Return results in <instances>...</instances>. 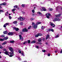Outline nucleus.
Instances as JSON below:
<instances>
[{"instance_id": "nucleus-1", "label": "nucleus", "mask_w": 62, "mask_h": 62, "mask_svg": "<svg viewBox=\"0 0 62 62\" xmlns=\"http://www.w3.org/2000/svg\"><path fill=\"white\" fill-rule=\"evenodd\" d=\"M9 49L12 52L11 53V52H10L9 53V54H14V51H13V48H12L11 47H9Z\"/></svg>"}, {"instance_id": "nucleus-2", "label": "nucleus", "mask_w": 62, "mask_h": 62, "mask_svg": "<svg viewBox=\"0 0 62 62\" xmlns=\"http://www.w3.org/2000/svg\"><path fill=\"white\" fill-rule=\"evenodd\" d=\"M23 32H27L28 31V30L26 29V28H25L24 29H23L22 30Z\"/></svg>"}, {"instance_id": "nucleus-3", "label": "nucleus", "mask_w": 62, "mask_h": 62, "mask_svg": "<svg viewBox=\"0 0 62 62\" xmlns=\"http://www.w3.org/2000/svg\"><path fill=\"white\" fill-rule=\"evenodd\" d=\"M18 19L19 20H20V21H23V20H24V19H23L21 16H20L19 18H18Z\"/></svg>"}, {"instance_id": "nucleus-4", "label": "nucleus", "mask_w": 62, "mask_h": 62, "mask_svg": "<svg viewBox=\"0 0 62 62\" xmlns=\"http://www.w3.org/2000/svg\"><path fill=\"white\" fill-rule=\"evenodd\" d=\"M14 32H9L8 33V34L9 36H13Z\"/></svg>"}, {"instance_id": "nucleus-5", "label": "nucleus", "mask_w": 62, "mask_h": 62, "mask_svg": "<svg viewBox=\"0 0 62 62\" xmlns=\"http://www.w3.org/2000/svg\"><path fill=\"white\" fill-rule=\"evenodd\" d=\"M54 21H60V19L59 18H54Z\"/></svg>"}, {"instance_id": "nucleus-6", "label": "nucleus", "mask_w": 62, "mask_h": 62, "mask_svg": "<svg viewBox=\"0 0 62 62\" xmlns=\"http://www.w3.org/2000/svg\"><path fill=\"white\" fill-rule=\"evenodd\" d=\"M50 25L51 26H52L53 27H55V25L54 24H53L52 23H50Z\"/></svg>"}, {"instance_id": "nucleus-7", "label": "nucleus", "mask_w": 62, "mask_h": 62, "mask_svg": "<svg viewBox=\"0 0 62 62\" xmlns=\"http://www.w3.org/2000/svg\"><path fill=\"white\" fill-rule=\"evenodd\" d=\"M13 29L14 30H15L16 31H18L19 30V29L18 28L14 27Z\"/></svg>"}, {"instance_id": "nucleus-8", "label": "nucleus", "mask_w": 62, "mask_h": 62, "mask_svg": "<svg viewBox=\"0 0 62 62\" xmlns=\"http://www.w3.org/2000/svg\"><path fill=\"white\" fill-rule=\"evenodd\" d=\"M38 24L36 23V24L34 25V26L33 27H34V29H36L38 27Z\"/></svg>"}, {"instance_id": "nucleus-9", "label": "nucleus", "mask_w": 62, "mask_h": 62, "mask_svg": "<svg viewBox=\"0 0 62 62\" xmlns=\"http://www.w3.org/2000/svg\"><path fill=\"white\" fill-rule=\"evenodd\" d=\"M42 9L43 10V11H47V10L45 8V7H42Z\"/></svg>"}, {"instance_id": "nucleus-10", "label": "nucleus", "mask_w": 62, "mask_h": 62, "mask_svg": "<svg viewBox=\"0 0 62 62\" xmlns=\"http://www.w3.org/2000/svg\"><path fill=\"white\" fill-rule=\"evenodd\" d=\"M4 54H5L6 55H8V51H6L5 52H4Z\"/></svg>"}, {"instance_id": "nucleus-11", "label": "nucleus", "mask_w": 62, "mask_h": 62, "mask_svg": "<svg viewBox=\"0 0 62 62\" xmlns=\"http://www.w3.org/2000/svg\"><path fill=\"white\" fill-rule=\"evenodd\" d=\"M49 37L50 35H49L48 34L47 35L46 37V39L47 40V39H49Z\"/></svg>"}, {"instance_id": "nucleus-12", "label": "nucleus", "mask_w": 62, "mask_h": 62, "mask_svg": "<svg viewBox=\"0 0 62 62\" xmlns=\"http://www.w3.org/2000/svg\"><path fill=\"white\" fill-rule=\"evenodd\" d=\"M48 31H51L52 32H53L54 31V29H49L48 30Z\"/></svg>"}, {"instance_id": "nucleus-13", "label": "nucleus", "mask_w": 62, "mask_h": 62, "mask_svg": "<svg viewBox=\"0 0 62 62\" xmlns=\"http://www.w3.org/2000/svg\"><path fill=\"white\" fill-rule=\"evenodd\" d=\"M61 16V14H58L57 15H56V17H60Z\"/></svg>"}, {"instance_id": "nucleus-14", "label": "nucleus", "mask_w": 62, "mask_h": 62, "mask_svg": "<svg viewBox=\"0 0 62 62\" xmlns=\"http://www.w3.org/2000/svg\"><path fill=\"white\" fill-rule=\"evenodd\" d=\"M8 33V32L7 31H4L3 32V33L4 34H7Z\"/></svg>"}, {"instance_id": "nucleus-15", "label": "nucleus", "mask_w": 62, "mask_h": 62, "mask_svg": "<svg viewBox=\"0 0 62 62\" xmlns=\"http://www.w3.org/2000/svg\"><path fill=\"white\" fill-rule=\"evenodd\" d=\"M42 39H41V38H40L39 39H38V41L39 42H41V40Z\"/></svg>"}, {"instance_id": "nucleus-16", "label": "nucleus", "mask_w": 62, "mask_h": 62, "mask_svg": "<svg viewBox=\"0 0 62 62\" xmlns=\"http://www.w3.org/2000/svg\"><path fill=\"white\" fill-rule=\"evenodd\" d=\"M7 43V42H6V41H5L2 44V45H5V44H6Z\"/></svg>"}, {"instance_id": "nucleus-17", "label": "nucleus", "mask_w": 62, "mask_h": 62, "mask_svg": "<svg viewBox=\"0 0 62 62\" xmlns=\"http://www.w3.org/2000/svg\"><path fill=\"white\" fill-rule=\"evenodd\" d=\"M19 39L21 40V39H22V36L21 35H19Z\"/></svg>"}, {"instance_id": "nucleus-18", "label": "nucleus", "mask_w": 62, "mask_h": 62, "mask_svg": "<svg viewBox=\"0 0 62 62\" xmlns=\"http://www.w3.org/2000/svg\"><path fill=\"white\" fill-rule=\"evenodd\" d=\"M8 39V37H6L4 38V40H7Z\"/></svg>"}, {"instance_id": "nucleus-19", "label": "nucleus", "mask_w": 62, "mask_h": 62, "mask_svg": "<svg viewBox=\"0 0 62 62\" xmlns=\"http://www.w3.org/2000/svg\"><path fill=\"white\" fill-rule=\"evenodd\" d=\"M46 17L48 19H49V18H50L49 16H48V15H47V14H46Z\"/></svg>"}, {"instance_id": "nucleus-20", "label": "nucleus", "mask_w": 62, "mask_h": 62, "mask_svg": "<svg viewBox=\"0 0 62 62\" xmlns=\"http://www.w3.org/2000/svg\"><path fill=\"white\" fill-rule=\"evenodd\" d=\"M13 23H14V24H16V23H17V21H15L13 22Z\"/></svg>"}, {"instance_id": "nucleus-21", "label": "nucleus", "mask_w": 62, "mask_h": 62, "mask_svg": "<svg viewBox=\"0 0 62 62\" xmlns=\"http://www.w3.org/2000/svg\"><path fill=\"white\" fill-rule=\"evenodd\" d=\"M4 39H0V41H4Z\"/></svg>"}, {"instance_id": "nucleus-22", "label": "nucleus", "mask_w": 62, "mask_h": 62, "mask_svg": "<svg viewBox=\"0 0 62 62\" xmlns=\"http://www.w3.org/2000/svg\"><path fill=\"white\" fill-rule=\"evenodd\" d=\"M41 23V22H37V23H36V24H40V23Z\"/></svg>"}, {"instance_id": "nucleus-23", "label": "nucleus", "mask_w": 62, "mask_h": 62, "mask_svg": "<svg viewBox=\"0 0 62 62\" xmlns=\"http://www.w3.org/2000/svg\"><path fill=\"white\" fill-rule=\"evenodd\" d=\"M58 37H59V35H58L55 37V38H58Z\"/></svg>"}, {"instance_id": "nucleus-24", "label": "nucleus", "mask_w": 62, "mask_h": 62, "mask_svg": "<svg viewBox=\"0 0 62 62\" xmlns=\"http://www.w3.org/2000/svg\"><path fill=\"white\" fill-rule=\"evenodd\" d=\"M14 8H18V6L17 5H16L14 6Z\"/></svg>"}, {"instance_id": "nucleus-25", "label": "nucleus", "mask_w": 62, "mask_h": 62, "mask_svg": "<svg viewBox=\"0 0 62 62\" xmlns=\"http://www.w3.org/2000/svg\"><path fill=\"white\" fill-rule=\"evenodd\" d=\"M36 42V41L33 40L31 42V43H35Z\"/></svg>"}, {"instance_id": "nucleus-26", "label": "nucleus", "mask_w": 62, "mask_h": 62, "mask_svg": "<svg viewBox=\"0 0 62 62\" xmlns=\"http://www.w3.org/2000/svg\"><path fill=\"white\" fill-rule=\"evenodd\" d=\"M38 35L39 36H42V34L40 33H38Z\"/></svg>"}, {"instance_id": "nucleus-27", "label": "nucleus", "mask_w": 62, "mask_h": 62, "mask_svg": "<svg viewBox=\"0 0 62 62\" xmlns=\"http://www.w3.org/2000/svg\"><path fill=\"white\" fill-rule=\"evenodd\" d=\"M10 43H14V40H12L10 41Z\"/></svg>"}, {"instance_id": "nucleus-28", "label": "nucleus", "mask_w": 62, "mask_h": 62, "mask_svg": "<svg viewBox=\"0 0 62 62\" xmlns=\"http://www.w3.org/2000/svg\"><path fill=\"white\" fill-rule=\"evenodd\" d=\"M37 13H38V14H39V15H42V14L40 12H38Z\"/></svg>"}, {"instance_id": "nucleus-29", "label": "nucleus", "mask_w": 62, "mask_h": 62, "mask_svg": "<svg viewBox=\"0 0 62 62\" xmlns=\"http://www.w3.org/2000/svg\"><path fill=\"white\" fill-rule=\"evenodd\" d=\"M2 4V5L3 6H6V4L5 2H4Z\"/></svg>"}, {"instance_id": "nucleus-30", "label": "nucleus", "mask_w": 62, "mask_h": 62, "mask_svg": "<svg viewBox=\"0 0 62 62\" xmlns=\"http://www.w3.org/2000/svg\"><path fill=\"white\" fill-rule=\"evenodd\" d=\"M4 11L2 10H0V12H4Z\"/></svg>"}, {"instance_id": "nucleus-31", "label": "nucleus", "mask_w": 62, "mask_h": 62, "mask_svg": "<svg viewBox=\"0 0 62 62\" xmlns=\"http://www.w3.org/2000/svg\"><path fill=\"white\" fill-rule=\"evenodd\" d=\"M53 8H50L49 9V11H52V10H53Z\"/></svg>"}, {"instance_id": "nucleus-32", "label": "nucleus", "mask_w": 62, "mask_h": 62, "mask_svg": "<svg viewBox=\"0 0 62 62\" xmlns=\"http://www.w3.org/2000/svg\"><path fill=\"white\" fill-rule=\"evenodd\" d=\"M32 12L33 13H35V10L34 9H33L32 11Z\"/></svg>"}, {"instance_id": "nucleus-33", "label": "nucleus", "mask_w": 62, "mask_h": 62, "mask_svg": "<svg viewBox=\"0 0 62 62\" xmlns=\"http://www.w3.org/2000/svg\"><path fill=\"white\" fill-rule=\"evenodd\" d=\"M20 25H23V22H21L20 23Z\"/></svg>"}, {"instance_id": "nucleus-34", "label": "nucleus", "mask_w": 62, "mask_h": 62, "mask_svg": "<svg viewBox=\"0 0 62 62\" xmlns=\"http://www.w3.org/2000/svg\"><path fill=\"white\" fill-rule=\"evenodd\" d=\"M39 35H36L35 36V38H37L39 37Z\"/></svg>"}, {"instance_id": "nucleus-35", "label": "nucleus", "mask_w": 62, "mask_h": 62, "mask_svg": "<svg viewBox=\"0 0 62 62\" xmlns=\"http://www.w3.org/2000/svg\"><path fill=\"white\" fill-rule=\"evenodd\" d=\"M18 52L20 54H21V53H22V51L20 50H18Z\"/></svg>"}, {"instance_id": "nucleus-36", "label": "nucleus", "mask_w": 62, "mask_h": 62, "mask_svg": "<svg viewBox=\"0 0 62 62\" xmlns=\"http://www.w3.org/2000/svg\"><path fill=\"white\" fill-rule=\"evenodd\" d=\"M16 10V9H12V11L13 12H14V11Z\"/></svg>"}, {"instance_id": "nucleus-37", "label": "nucleus", "mask_w": 62, "mask_h": 62, "mask_svg": "<svg viewBox=\"0 0 62 62\" xmlns=\"http://www.w3.org/2000/svg\"><path fill=\"white\" fill-rule=\"evenodd\" d=\"M44 29V27L43 26H42V28H41V29L42 30H43V29Z\"/></svg>"}, {"instance_id": "nucleus-38", "label": "nucleus", "mask_w": 62, "mask_h": 62, "mask_svg": "<svg viewBox=\"0 0 62 62\" xmlns=\"http://www.w3.org/2000/svg\"><path fill=\"white\" fill-rule=\"evenodd\" d=\"M22 7L23 8H24V4H22Z\"/></svg>"}, {"instance_id": "nucleus-39", "label": "nucleus", "mask_w": 62, "mask_h": 62, "mask_svg": "<svg viewBox=\"0 0 62 62\" xmlns=\"http://www.w3.org/2000/svg\"><path fill=\"white\" fill-rule=\"evenodd\" d=\"M21 54H22V56H24V54H23V52H22Z\"/></svg>"}, {"instance_id": "nucleus-40", "label": "nucleus", "mask_w": 62, "mask_h": 62, "mask_svg": "<svg viewBox=\"0 0 62 62\" xmlns=\"http://www.w3.org/2000/svg\"><path fill=\"white\" fill-rule=\"evenodd\" d=\"M3 47L2 46H0V49H3Z\"/></svg>"}, {"instance_id": "nucleus-41", "label": "nucleus", "mask_w": 62, "mask_h": 62, "mask_svg": "<svg viewBox=\"0 0 62 62\" xmlns=\"http://www.w3.org/2000/svg\"><path fill=\"white\" fill-rule=\"evenodd\" d=\"M28 43L29 44L30 43V40H28Z\"/></svg>"}, {"instance_id": "nucleus-42", "label": "nucleus", "mask_w": 62, "mask_h": 62, "mask_svg": "<svg viewBox=\"0 0 62 62\" xmlns=\"http://www.w3.org/2000/svg\"><path fill=\"white\" fill-rule=\"evenodd\" d=\"M34 18H31V21H33V20H34Z\"/></svg>"}, {"instance_id": "nucleus-43", "label": "nucleus", "mask_w": 62, "mask_h": 62, "mask_svg": "<svg viewBox=\"0 0 62 62\" xmlns=\"http://www.w3.org/2000/svg\"><path fill=\"white\" fill-rule=\"evenodd\" d=\"M3 27H4V28H6V24H5L4 25Z\"/></svg>"}, {"instance_id": "nucleus-44", "label": "nucleus", "mask_w": 62, "mask_h": 62, "mask_svg": "<svg viewBox=\"0 0 62 62\" xmlns=\"http://www.w3.org/2000/svg\"><path fill=\"white\" fill-rule=\"evenodd\" d=\"M47 15H48V16H51V14H50L49 13L47 14Z\"/></svg>"}, {"instance_id": "nucleus-45", "label": "nucleus", "mask_w": 62, "mask_h": 62, "mask_svg": "<svg viewBox=\"0 0 62 62\" xmlns=\"http://www.w3.org/2000/svg\"><path fill=\"white\" fill-rule=\"evenodd\" d=\"M9 19H11V16H9Z\"/></svg>"}, {"instance_id": "nucleus-46", "label": "nucleus", "mask_w": 62, "mask_h": 62, "mask_svg": "<svg viewBox=\"0 0 62 62\" xmlns=\"http://www.w3.org/2000/svg\"><path fill=\"white\" fill-rule=\"evenodd\" d=\"M5 24L6 26H7V25H8V23H6Z\"/></svg>"}, {"instance_id": "nucleus-47", "label": "nucleus", "mask_w": 62, "mask_h": 62, "mask_svg": "<svg viewBox=\"0 0 62 62\" xmlns=\"http://www.w3.org/2000/svg\"><path fill=\"white\" fill-rule=\"evenodd\" d=\"M35 24V23L34 22H32V26H34V25Z\"/></svg>"}, {"instance_id": "nucleus-48", "label": "nucleus", "mask_w": 62, "mask_h": 62, "mask_svg": "<svg viewBox=\"0 0 62 62\" xmlns=\"http://www.w3.org/2000/svg\"><path fill=\"white\" fill-rule=\"evenodd\" d=\"M43 52H46V50H42Z\"/></svg>"}, {"instance_id": "nucleus-49", "label": "nucleus", "mask_w": 62, "mask_h": 62, "mask_svg": "<svg viewBox=\"0 0 62 62\" xmlns=\"http://www.w3.org/2000/svg\"><path fill=\"white\" fill-rule=\"evenodd\" d=\"M36 48L37 49H39V46H36Z\"/></svg>"}, {"instance_id": "nucleus-50", "label": "nucleus", "mask_w": 62, "mask_h": 62, "mask_svg": "<svg viewBox=\"0 0 62 62\" xmlns=\"http://www.w3.org/2000/svg\"><path fill=\"white\" fill-rule=\"evenodd\" d=\"M31 26H30L29 27H28V29H30V28H31Z\"/></svg>"}, {"instance_id": "nucleus-51", "label": "nucleus", "mask_w": 62, "mask_h": 62, "mask_svg": "<svg viewBox=\"0 0 62 62\" xmlns=\"http://www.w3.org/2000/svg\"><path fill=\"white\" fill-rule=\"evenodd\" d=\"M1 37H2L3 38H4L5 37V35H2L1 36Z\"/></svg>"}, {"instance_id": "nucleus-52", "label": "nucleus", "mask_w": 62, "mask_h": 62, "mask_svg": "<svg viewBox=\"0 0 62 62\" xmlns=\"http://www.w3.org/2000/svg\"><path fill=\"white\" fill-rule=\"evenodd\" d=\"M9 56L10 57H12L13 56V55H9Z\"/></svg>"}, {"instance_id": "nucleus-53", "label": "nucleus", "mask_w": 62, "mask_h": 62, "mask_svg": "<svg viewBox=\"0 0 62 62\" xmlns=\"http://www.w3.org/2000/svg\"><path fill=\"white\" fill-rule=\"evenodd\" d=\"M27 42H25L23 43V44H25V43H27Z\"/></svg>"}, {"instance_id": "nucleus-54", "label": "nucleus", "mask_w": 62, "mask_h": 62, "mask_svg": "<svg viewBox=\"0 0 62 62\" xmlns=\"http://www.w3.org/2000/svg\"><path fill=\"white\" fill-rule=\"evenodd\" d=\"M45 39V38H43V41H44Z\"/></svg>"}, {"instance_id": "nucleus-55", "label": "nucleus", "mask_w": 62, "mask_h": 62, "mask_svg": "<svg viewBox=\"0 0 62 62\" xmlns=\"http://www.w3.org/2000/svg\"><path fill=\"white\" fill-rule=\"evenodd\" d=\"M40 11H43V9H40Z\"/></svg>"}, {"instance_id": "nucleus-56", "label": "nucleus", "mask_w": 62, "mask_h": 62, "mask_svg": "<svg viewBox=\"0 0 62 62\" xmlns=\"http://www.w3.org/2000/svg\"><path fill=\"white\" fill-rule=\"evenodd\" d=\"M5 16H8V15L6 13H5Z\"/></svg>"}, {"instance_id": "nucleus-57", "label": "nucleus", "mask_w": 62, "mask_h": 62, "mask_svg": "<svg viewBox=\"0 0 62 62\" xmlns=\"http://www.w3.org/2000/svg\"><path fill=\"white\" fill-rule=\"evenodd\" d=\"M48 56H50V54L49 53L48 54Z\"/></svg>"}, {"instance_id": "nucleus-58", "label": "nucleus", "mask_w": 62, "mask_h": 62, "mask_svg": "<svg viewBox=\"0 0 62 62\" xmlns=\"http://www.w3.org/2000/svg\"><path fill=\"white\" fill-rule=\"evenodd\" d=\"M60 53H61V54H62V50L60 51Z\"/></svg>"}, {"instance_id": "nucleus-59", "label": "nucleus", "mask_w": 62, "mask_h": 62, "mask_svg": "<svg viewBox=\"0 0 62 62\" xmlns=\"http://www.w3.org/2000/svg\"><path fill=\"white\" fill-rule=\"evenodd\" d=\"M42 43L41 42H40L39 43V44H41Z\"/></svg>"}, {"instance_id": "nucleus-60", "label": "nucleus", "mask_w": 62, "mask_h": 62, "mask_svg": "<svg viewBox=\"0 0 62 62\" xmlns=\"http://www.w3.org/2000/svg\"><path fill=\"white\" fill-rule=\"evenodd\" d=\"M2 5H3L2 4V3H1L0 4V6H2Z\"/></svg>"}, {"instance_id": "nucleus-61", "label": "nucleus", "mask_w": 62, "mask_h": 62, "mask_svg": "<svg viewBox=\"0 0 62 62\" xmlns=\"http://www.w3.org/2000/svg\"><path fill=\"white\" fill-rule=\"evenodd\" d=\"M3 51H6V49H4L3 50Z\"/></svg>"}, {"instance_id": "nucleus-62", "label": "nucleus", "mask_w": 62, "mask_h": 62, "mask_svg": "<svg viewBox=\"0 0 62 62\" xmlns=\"http://www.w3.org/2000/svg\"><path fill=\"white\" fill-rule=\"evenodd\" d=\"M21 34L22 35H23V33L22 32H20Z\"/></svg>"}, {"instance_id": "nucleus-63", "label": "nucleus", "mask_w": 62, "mask_h": 62, "mask_svg": "<svg viewBox=\"0 0 62 62\" xmlns=\"http://www.w3.org/2000/svg\"><path fill=\"white\" fill-rule=\"evenodd\" d=\"M7 14H8V12L7 11Z\"/></svg>"}, {"instance_id": "nucleus-64", "label": "nucleus", "mask_w": 62, "mask_h": 62, "mask_svg": "<svg viewBox=\"0 0 62 62\" xmlns=\"http://www.w3.org/2000/svg\"><path fill=\"white\" fill-rule=\"evenodd\" d=\"M32 16H34V14H32Z\"/></svg>"}]
</instances>
